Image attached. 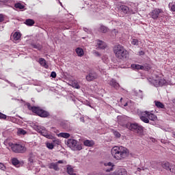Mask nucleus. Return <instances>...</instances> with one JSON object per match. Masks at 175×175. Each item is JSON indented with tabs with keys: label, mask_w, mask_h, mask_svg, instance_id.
<instances>
[{
	"label": "nucleus",
	"mask_w": 175,
	"mask_h": 175,
	"mask_svg": "<svg viewBox=\"0 0 175 175\" xmlns=\"http://www.w3.org/2000/svg\"><path fill=\"white\" fill-rule=\"evenodd\" d=\"M96 47L97 50H105V48L107 47V45L105 42L98 40L96 41Z\"/></svg>",
	"instance_id": "f8f14e48"
},
{
	"label": "nucleus",
	"mask_w": 175,
	"mask_h": 175,
	"mask_svg": "<svg viewBox=\"0 0 175 175\" xmlns=\"http://www.w3.org/2000/svg\"><path fill=\"white\" fill-rule=\"evenodd\" d=\"M87 81H93L98 79V74L94 71H91L89 74L85 77Z\"/></svg>",
	"instance_id": "9b49d317"
},
{
	"label": "nucleus",
	"mask_w": 175,
	"mask_h": 175,
	"mask_svg": "<svg viewBox=\"0 0 175 175\" xmlns=\"http://www.w3.org/2000/svg\"><path fill=\"white\" fill-rule=\"evenodd\" d=\"M139 118L143 121V122L148 124V122H150V120H148V111H145L141 112V113L139 114Z\"/></svg>",
	"instance_id": "9d476101"
},
{
	"label": "nucleus",
	"mask_w": 175,
	"mask_h": 175,
	"mask_svg": "<svg viewBox=\"0 0 175 175\" xmlns=\"http://www.w3.org/2000/svg\"><path fill=\"white\" fill-rule=\"evenodd\" d=\"M148 120L150 121H156L157 120V116H155L154 113H151V112L148 111Z\"/></svg>",
	"instance_id": "f3484780"
},
{
	"label": "nucleus",
	"mask_w": 175,
	"mask_h": 175,
	"mask_svg": "<svg viewBox=\"0 0 175 175\" xmlns=\"http://www.w3.org/2000/svg\"><path fill=\"white\" fill-rule=\"evenodd\" d=\"M104 166H109L111 168L107 170V172H112L113 167H114V164H113L111 162L108 163H103Z\"/></svg>",
	"instance_id": "aec40b11"
},
{
	"label": "nucleus",
	"mask_w": 175,
	"mask_h": 175,
	"mask_svg": "<svg viewBox=\"0 0 175 175\" xmlns=\"http://www.w3.org/2000/svg\"><path fill=\"white\" fill-rule=\"evenodd\" d=\"M165 84H166V80L163 78V75L162 74L156 75V79H154L155 86L159 87V85L162 86Z\"/></svg>",
	"instance_id": "1a4fd4ad"
},
{
	"label": "nucleus",
	"mask_w": 175,
	"mask_h": 175,
	"mask_svg": "<svg viewBox=\"0 0 175 175\" xmlns=\"http://www.w3.org/2000/svg\"><path fill=\"white\" fill-rule=\"evenodd\" d=\"M162 167L166 170H170L172 173H174V171L170 168V164L168 162H165L163 164Z\"/></svg>",
	"instance_id": "dca6fc26"
},
{
	"label": "nucleus",
	"mask_w": 175,
	"mask_h": 175,
	"mask_svg": "<svg viewBox=\"0 0 175 175\" xmlns=\"http://www.w3.org/2000/svg\"><path fill=\"white\" fill-rule=\"evenodd\" d=\"M109 85H111V87H113V88H115V90H118V88H120V84L117 83V81H116L115 79H111L109 82Z\"/></svg>",
	"instance_id": "ddd939ff"
},
{
	"label": "nucleus",
	"mask_w": 175,
	"mask_h": 175,
	"mask_svg": "<svg viewBox=\"0 0 175 175\" xmlns=\"http://www.w3.org/2000/svg\"><path fill=\"white\" fill-rule=\"evenodd\" d=\"M154 105L158 109H165V105L160 101H154Z\"/></svg>",
	"instance_id": "412c9836"
},
{
	"label": "nucleus",
	"mask_w": 175,
	"mask_h": 175,
	"mask_svg": "<svg viewBox=\"0 0 175 175\" xmlns=\"http://www.w3.org/2000/svg\"><path fill=\"white\" fill-rule=\"evenodd\" d=\"M6 115L0 112V120H6Z\"/></svg>",
	"instance_id": "58836bf2"
},
{
	"label": "nucleus",
	"mask_w": 175,
	"mask_h": 175,
	"mask_svg": "<svg viewBox=\"0 0 175 175\" xmlns=\"http://www.w3.org/2000/svg\"><path fill=\"white\" fill-rule=\"evenodd\" d=\"M51 77H53V79H55V77H57V73L55 72H52L51 74Z\"/></svg>",
	"instance_id": "ea45409f"
},
{
	"label": "nucleus",
	"mask_w": 175,
	"mask_h": 175,
	"mask_svg": "<svg viewBox=\"0 0 175 175\" xmlns=\"http://www.w3.org/2000/svg\"><path fill=\"white\" fill-rule=\"evenodd\" d=\"M49 169H53L54 170H59V168L58 167V165L54 163H52L49 164Z\"/></svg>",
	"instance_id": "b1692460"
},
{
	"label": "nucleus",
	"mask_w": 175,
	"mask_h": 175,
	"mask_svg": "<svg viewBox=\"0 0 175 175\" xmlns=\"http://www.w3.org/2000/svg\"><path fill=\"white\" fill-rule=\"evenodd\" d=\"M54 132H55V133H59V131L58 130H55V131H54Z\"/></svg>",
	"instance_id": "de8ad7c7"
},
{
	"label": "nucleus",
	"mask_w": 175,
	"mask_h": 175,
	"mask_svg": "<svg viewBox=\"0 0 175 175\" xmlns=\"http://www.w3.org/2000/svg\"><path fill=\"white\" fill-rule=\"evenodd\" d=\"M139 170H140V168H138V172H139Z\"/></svg>",
	"instance_id": "3c124183"
},
{
	"label": "nucleus",
	"mask_w": 175,
	"mask_h": 175,
	"mask_svg": "<svg viewBox=\"0 0 175 175\" xmlns=\"http://www.w3.org/2000/svg\"><path fill=\"white\" fill-rule=\"evenodd\" d=\"M8 2V0H0V3H6Z\"/></svg>",
	"instance_id": "a18cd8bd"
},
{
	"label": "nucleus",
	"mask_w": 175,
	"mask_h": 175,
	"mask_svg": "<svg viewBox=\"0 0 175 175\" xmlns=\"http://www.w3.org/2000/svg\"><path fill=\"white\" fill-rule=\"evenodd\" d=\"M76 53L77 54L78 57H83L84 55V51L83 49L77 48L76 50Z\"/></svg>",
	"instance_id": "6ab92c4d"
},
{
	"label": "nucleus",
	"mask_w": 175,
	"mask_h": 175,
	"mask_svg": "<svg viewBox=\"0 0 175 175\" xmlns=\"http://www.w3.org/2000/svg\"><path fill=\"white\" fill-rule=\"evenodd\" d=\"M27 109L40 117H49V112L40 109V107H33L31 105L27 104Z\"/></svg>",
	"instance_id": "20e7f679"
},
{
	"label": "nucleus",
	"mask_w": 175,
	"mask_h": 175,
	"mask_svg": "<svg viewBox=\"0 0 175 175\" xmlns=\"http://www.w3.org/2000/svg\"><path fill=\"white\" fill-rule=\"evenodd\" d=\"M100 31L103 32V33H106V32H107V27H106L103 25H101L100 27Z\"/></svg>",
	"instance_id": "2f4dec72"
},
{
	"label": "nucleus",
	"mask_w": 175,
	"mask_h": 175,
	"mask_svg": "<svg viewBox=\"0 0 175 175\" xmlns=\"http://www.w3.org/2000/svg\"><path fill=\"white\" fill-rule=\"evenodd\" d=\"M131 68L135 70H143L144 69V66L140 64H131Z\"/></svg>",
	"instance_id": "2eb2a0df"
},
{
	"label": "nucleus",
	"mask_w": 175,
	"mask_h": 175,
	"mask_svg": "<svg viewBox=\"0 0 175 175\" xmlns=\"http://www.w3.org/2000/svg\"><path fill=\"white\" fill-rule=\"evenodd\" d=\"M6 20V15L3 14H0V23H3Z\"/></svg>",
	"instance_id": "c9c22d12"
},
{
	"label": "nucleus",
	"mask_w": 175,
	"mask_h": 175,
	"mask_svg": "<svg viewBox=\"0 0 175 175\" xmlns=\"http://www.w3.org/2000/svg\"><path fill=\"white\" fill-rule=\"evenodd\" d=\"M14 7L16 8V9H24V8H25V6H24V5L21 4V3H16Z\"/></svg>",
	"instance_id": "cd10ccee"
},
{
	"label": "nucleus",
	"mask_w": 175,
	"mask_h": 175,
	"mask_svg": "<svg viewBox=\"0 0 175 175\" xmlns=\"http://www.w3.org/2000/svg\"><path fill=\"white\" fill-rule=\"evenodd\" d=\"M120 10L125 14H126L129 12V8H128V6H126V5H122V6H120Z\"/></svg>",
	"instance_id": "393cba45"
},
{
	"label": "nucleus",
	"mask_w": 175,
	"mask_h": 175,
	"mask_svg": "<svg viewBox=\"0 0 175 175\" xmlns=\"http://www.w3.org/2000/svg\"><path fill=\"white\" fill-rule=\"evenodd\" d=\"M38 62L41 65V66H43L46 69H48L49 65L47 64L46 59H44V58H40Z\"/></svg>",
	"instance_id": "4468645a"
},
{
	"label": "nucleus",
	"mask_w": 175,
	"mask_h": 175,
	"mask_svg": "<svg viewBox=\"0 0 175 175\" xmlns=\"http://www.w3.org/2000/svg\"><path fill=\"white\" fill-rule=\"evenodd\" d=\"M58 163H64V162L60 160V161H58Z\"/></svg>",
	"instance_id": "09e8293b"
},
{
	"label": "nucleus",
	"mask_w": 175,
	"mask_h": 175,
	"mask_svg": "<svg viewBox=\"0 0 175 175\" xmlns=\"http://www.w3.org/2000/svg\"><path fill=\"white\" fill-rule=\"evenodd\" d=\"M0 169H1V170H4L5 169V165L2 163H0Z\"/></svg>",
	"instance_id": "37998d69"
},
{
	"label": "nucleus",
	"mask_w": 175,
	"mask_h": 175,
	"mask_svg": "<svg viewBox=\"0 0 175 175\" xmlns=\"http://www.w3.org/2000/svg\"><path fill=\"white\" fill-rule=\"evenodd\" d=\"M54 146H55V145H54V144H53V143H50V142L46 143V147L49 150H53V148H54Z\"/></svg>",
	"instance_id": "72a5a7b5"
},
{
	"label": "nucleus",
	"mask_w": 175,
	"mask_h": 175,
	"mask_svg": "<svg viewBox=\"0 0 175 175\" xmlns=\"http://www.w3.org/2000/svg\"><path fill=\"white\" fill-rule=\"evenodd\" d=\"M114 53L118 59H126L129 57V53L124 49L122 45H118L114 48Z\"/></svg>",
	"instance_id": "7ed1b4c3"
},
{
	"label": "nucleus",
	"mask_w": 175,
	"mask_h": 175,
	"mask_svg": "<svg viewBox=\"0 0 175 175\" xmlns=\"http://www.w3.org/2000/svg\"><path fill=\"white\" fill-rule=\"evenodd\" d=\"M58 137H64V139H69L70 137V134L68 133H60L57 134Z\"/></svg>",
	"instance_id": "a211bd4d"
},
{
	"label": "nucleus",
	"mask_w": 175,
	"mask_h": 175,
	"mask_svg": "<svg viewBox=\"0 0 175 175\" xmlns=\"http://www.w3.org/2000/svg\"><path fill=\"white\" fill-rule=\"evenodd\" d=\"M168 6L172 12H175V3H170Z\"/></svg>",
	"instance_id": "c756f323"
},
{
	"label": "nucleus",
	"mask_w": 175,
	"mask_h": 175,
	"mask_svg": "<svg viewBox=\"0 0 175 175\" xmlns=\"http://www.w3.org/2000/svg\"><path fill=\"white\" fill-rule=\"evenodd\" d=\"M25 24H26V25H29L31 27L33 25V24H35V21L32 19H27L25 22Z\"/></svg>",
	"instance_id": "a878e982"
},
{
	"label": "nucleus",
	"mask_w": 175,
	"mask_h": 175,
	"mask_svg": "<svg viewBox=\"0 0 175 175\" xmlns=\"http://www.w3.org/2000/svg\"><path fill=\"white\" fill-rule=\"evenodd\" d=\"M149 16H151L153 20H158V18L162 20V18L165 17V12L161 9L155 8L149 13Z\"/></svg>",
	"instance_id": "39448f33"
},
{
	"label": "nucleus",
	"mask_w": 175,
	"mask_h": 175,
	"mask_svg": "<svg viewBox=\"0 0 175 175\" xmlns=\"http://www.w3.org/2000/svg\"><path fill=\"white\" fill-rule=\"evenodd\" d=\"M4 144L7 147H10L12 151L16 154H24V152L27 151V148H25V146L18 144H13V142L8 139L4 141Z\"/></svg>",
	"instance_id": "f03ea898"
},
{
	"label": "nucleus",
	"mask_w": 175,
	"mask_h": 175,
	"mask_svg": "<svg viewBox=\"0 0 175 175\" xmlns=\"http://www.w3.org/2000/svg\"><path fill=\"white\" fill-rule=\"evenodd\" d=\"M72 86L74 88H77V90H79L80 88V85H79V83L76 81H73L72 82Z\"/></svg>",
	"instance_id": "bb28decb"
},
{
	"label": "nucleus",
	"mask_w": 175,
	"mask_h": 175,
	"mask_svg": "<svg viewBox=\"0 0 175 175\" xmlns=\"http://www.w3.org/2000/svg\"><path fill=\"white\" fill-rule=\"evenodd\" d=\"M131 44H133V46H139V40L136 38H132Z\"/></svg>",
	"instance_id": "c85d7f7f"
},
{
	"label": "nucleus",
	"mask_w": 175,
	"mask_h": 175,
	"mask_svg": "<svg viewBox=\"0 0 175 175\" xmlns=\"http://www.w3.org/2000/svg\"><path fill=\"white\" fill-rule=\"evenodd\" d=\"M33 129L35 131H36V132H38V133H40L42 136L46 137V139H54V136H53L51 134H49V131H47L46 128H44L43 126L35 125Z\"/></svg>",
	"instance_id": "423d86ee"
},
{
	"label": "nucleus",
	"mask_w": 175,
	"mask_h": 175,
	"mask_svg": "<svg viewBox=\"0 0 175 175\" xmlns=\"http://www.w3.org/2000/svg\"><path fill=\"white\" fill-rule=\"evenodd\" d=\"M12 162L14 166H17L20 163V161H18V159L16 158L12 159Z\"/></svg>",
	"instance_id": "f704fd0d"
},
{
	"label": "nucleus",
	"mask_w": 175,
	"mask_h": 175,
	"mask_svg": "<svg viewBox=\"0 0 175 175\" xmlns=\"http://www.w3.org/2000/svg\"><path fill=\"white\" fill-rule=\"evenodd\" d=\"M112 157L116 161H121L128 158L129 156V150L124 146H114L111 150Z\"/></svg>",
	"instance_id": "f257e3e1"
},
{
	"label": "nucleus",
	"mask_w": 175,
	"mask_h": 175,
	"mask_svg": "<svg viewBox=\"0 0 175 175\" xmlns=\"http://www.w3.org/2000/svg\"><path fill=\"white\" fill-rule=\"evenodd\" d=\"M67 146L74 151H80L83 150V146L80 144H77L75 139H68Z\"/></svg>",
	"instance_id": "6e6552de"
},
{
	"label": "nucleus",
	"mask_w": 175,
	"mask_h": 175,
	"mask_svg": "<svg viewBox=\"0 0 175 175\" xmlns=\"http://www.w3.org/2000/svg\"><path fill=\"white\" fill-rule=\"evenodd\" d=\"M83 144L86 147H92V146H94V141H90L87 139L83 142Z\"/></svg>",
	"instance_id": "4be33fe9"
},
{
	"label": "nucleus",
	"mask_w": 175,
	"mask_h": 175,
	"mask_svg": "<svg viewBox=\"0 0 175 175\" xmlns=\"http://www.w3.org/2000/svg\"><path fill=\"white\" fill-rule=\"evenodd\" d=\"M114 135L116 136V137H120L121 136V134H120V133L118 131H115Z\"/></svg>",
	"instance_id": "79ce46f5"
},
{
	"label": "nucleus",
	"mask_w": 175,
	"mask_h": 175,
	"mask_svg": "<svg viewBox=\"0 0 175 175\" xmlns=\"http://www.w3.org/2000/svg\"><path fill=\"white\" fill-rule=\"evenodd\" d=\"M107 56L105 55L103 57V61L105 62V64H107Z\"/></svg>",
	"instance_id": "a19ab883"
},
{
	"label": "nucleus",
	"mask_w": 175,
	"mask_h": 175,
	"mask_svg": "<svg viewBox=\"0 0 175 175\" xmlns=\"http://www.w3.org/2000/svg\"><path fill=\"white\" fill-rule=\"evenodd\" d=\"M94 55H96V57H100V53H99L97 52V51H95V52H94Z\"/></svg>",
	"instance_id": "c03bdc74"
},
{
	"label": "nucleus",
	"mask_w": 175,
	"mask_h": 175,
	"mask_svg": "<svg viewBox=\"0 0 175 175\" xmlns=\"http://www.w3.org/2000/svg\"><path fill=\"white\" fill-rule=\"evenodd\" d=\"M128 103H126V104L124 105V107H126V106H128Z\"/></svg>",
	"instance_id": "8fccbe9b"
},
{
	"label": "nucleus",
	"mask_w": 175,
	"mask_h": 175,
	"mask_svg": "<svg viewBox=\"0 0 175 175\" xmlns=\"http://www.w3.org/2000/svg\"><path fill=\"white\" fill-rule=\"evenodd\" d=\"M74 172L73 167L72 166L68 165L67 166V173H68L70 175L72 174Z\"/></svg>",
	"instance_id": "7c9ffc66"
},
{
	"label": "nucleus",
	"mask_w": 175,
	"mask_h": 175,
	"mask_svg": "<svg viewBox=\"0 0 175 175\" xmlns=\"http://www.w3.org/2000/svg\"><path fill=\"white\" fill-rule=\"evenodd\" d=\"M127 129L133 131V132H137L139 135L143 134V126L139 125L137 123H127L126 124Z\"/></svg>",
	"instance_id": "0eeeda50"
},
{
	"label": "nucleus",
	"mask_w": 175,
	"mask_h": 175,
	"mask_svg": "<svg viewBox=\"0 0 175 175\" xmlns=\"http://www.w3.org/2000/svg\"><path fill=\"white\" fill-rule=\"evenodd\" d=\"M14 40H20L21 38V33L20 32H15L13 35Z\"/></svg>",
	"instance_id": "5701e85b"
},
{
	"label": "nucleus",
	"mask_w": 175,
	"mask_h": 175,
	"mask_svg": "<svg viewBox=\"0 0 175 175\" xmlns=\"http://www.w3.org/2000/svg\"><path fill=\"white\" fill-rule=\"evenodd\" d=\"M144 69H143V70H150V69H151V66H150V64H144Z\"/></svg>",
	"instance_id": "e433bc0d"
},
{
	"label": "nucleus",
	"mask_w": 175,
	"mask_h": 175,
	"mask_svg": "<svg viewBox=\"0 0 175 175\" xmlns=\"http://www.w3.org/2000/svg\"><path fill=\"white\" fill-rule=\"evenodd\" d=\"M54 146H59L61 144V140L59 139H55L53 140Z\"/></svg>",
	"instance_id": "473e14b6"
},
{
	"label": "nucleus",
	"mask_w": 175,
	"mask_h": 175,
	"mask_svg": "<svg viewBox=\"0 0 175 175\" xmlns=\"http://www.w3.org/2000/svg\"><path fill=\"white\" fill-rule=\"evenodd\" d=\"M151 1H155V0H151Z\"/></svg>",
	"instance_id": "603ef678"
},
{
	"label": "nucleus",
	"mask_w": 175,
	"mask_h": 175,
	"mask_svg": "<svg viewBox=\"0 0 175 175\" xmlns=\"http://www.w3.org/2000/svg\"><path fill=\"white\" fill-rule=\"evenodd\" d=\"M18 133L19 135H25V133H27V132L25 130L22 129H19L18 130Z\"/></svg>",
	"instance_id": "4c0bfd02"
},
{
	"label": "nucleus",
	"mask_w": 175,
	"mask_h": 175,
	"mask_svg": "<svg viewBox=\"0 0 175 175\" xmlns=\"http://www.w3.org/2000/svg\"><path fill=\"white\" fill-rule=\"evenodd\" d=\"M80 120L82 121V122H84V118H81Z\"/></svg>",
	"instance_id": "49530a36"
}]
</instances>
